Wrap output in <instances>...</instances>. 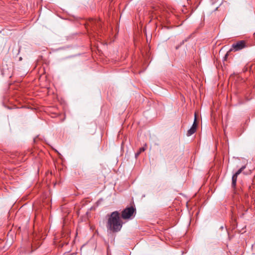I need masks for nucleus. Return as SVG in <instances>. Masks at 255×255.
Wrapping results in <instances>:
<instances>
[{
	"label": "nucleus",
	"mask_w": 255,
	"mask_h": 255,
	"mask_svg": "<svg viewBox=\"0 0 255 255\" xmlns=\"http://www.w3.org/2000/svg\"><path fill=\"white\" fill-rule=\"evenodd\" d=\"M123 224L121 220L120 213L118 211L112 212L108 220L107 229L113 232H118L121 230Z\"/></svg>",
	"instance_id": "1"
},
{
	"label": "nucleus",
	"mask_w": 255,
	"mask_h": 255,
	"mask_svg": "<svg viewBox=\"0 0 255 255\" xmlns=\"http://www.w3.org/2000/svg\"><path fill=\"white\" fill-rule=\"evenodd\" d=\"M249 46V44L248 42L245 40H240L238 41L237 42L234 43L232 45L231 48L230 50L227 52V53L225 55V58L226 59L228 55V53L231 51H238L241 50L245 48L248 47Z\"/></svg>",
	"instance_id": "2"
},
{
	"label": "nucleus",
	"mask_w": 255,
	"mask_h": 255,
	"mask_svg": "<svg viewBox=\"0 0 255 255\" xmlns=\"http://www.w3.org/2000/svg\"><path fill=\"white\" fill-rule=\"evenodd\" d=\"M102 23L101 19L91 18L88 22V24L93 31L98 33L101 31Z\"/></svg>",
	"instance_id": "3"
},
{
	"label": "nucleus",
	"mask_w": 255,
	"mask_h": 255,
	"mask_svg": "<svg viewBox=\"0 0 255 255\" xmlns=\"http://www.w3.org/2000/svg\"><path fill=\"white\" fill-rule=\"evenodd\" d=\"M136 209L133 206L127 207L122 212L121 217L123 219H129L135 214Z\"/></svg>",
	"instance_id": "4"
},
{
	"label": "nucleus",
	"mask_w": 255,
	"mask_h": 255,
	"mask_svg": "<svg viewBox=\"0 0 255 255\" xmlns=\"http://www.w3.org/2000/svg\"><path fill=\"white\" fill-rule=\"evenodd\" d=\"M246 168V166H243L234 174L232 177V186L235 188L236 186V182L238 176Z\"/></svg>",
	"instance_id": "5"
},
{
	"label": "nucleus",
	"mask_w": 255,
	"mask_h": 255,
	"mask_svg": "<svg viewBox=\"0 0 255 255\" xmlns=\"http://www.w3.org/2000/svg\"><path fill=\"white\" fill-rule=\"evenodd\" d=\"M197 128V123H196V118H195L194 122L192 125L191 128L187 131V135L189 136L194 133L196 131Z\"/></svg>",
	"instance_id": "6"
},
{
	"label": "nucleus",
	"mask_w": 255,
	"mask_h": 255,
	"mask_svg": "<svg viewBox=\"0 0 255 255\" xmlns=\"http://www.w3.org/2000/svg\"><path fill=\"white\" fill-rule=\"evenodd\" d=\"M145 150V148L144 147H140L138 151L135 153V156H138L142 152L144 151Z\"/></svg>",
	"instance_id": "7"
}]
</instances>
